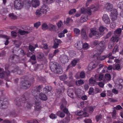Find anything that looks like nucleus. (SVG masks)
Returning <instances> with one entry per match:
<instances>
[{"label": "nucleus", "mask_w": 123, "mask_h": 123, "mask_svg": "<svg viewBox=\"0 0 123 123\" xmlns=\"http://www.w3.org/2000/svg\"><path fill=\"white\" fill-rule=\"evenodd\" d=\"M56 114L58 116L62 118L64 117L65 115V113L63 112H61L60 111L57 112Z\"/></svg>", "instance_id": "b1692460"}, {"label": "nucleus", "mask_w": 123, "mask_h": 123, "mask_svg": "<svg viewBox=\"0 0 123 123\" xmlns=\"http://www.w3.org/2000/svg\"><path fill=\"white\" fill-rule=\"evenodd\" d=\"M75 114L77 116H81L82 117H87L88 116V114L87 112H84L82 111L76 112Z\"/></svg>", "instance_id": "1a4fd4ad"}, {"label": "nucleus", "mask_w": 123, "mask_h": 123, "mask_svg": "<svg viewBox=\"0 0 123 123\" xmlns=\"http://www.w3.org/2000/svg\"><path fill=\"white\" fill-rule=\"evenodd\" d=\"M115 69L116 70L119 71L121 70V68L120 65L119 64H116L115 66Z\"/></svg>", "instance_id": "49530a36"}, {"label": "nucleus", "mask_w": 123, "mask_h": 123, "mask_svg": "<svg viewBox=\"0 0 123 123\" xmlns=\"http://www.w3.org/2000/svg\"><path fill=\"white\" fill-rule=\"evenodd\" d=\"M74 32L75 34L79 35L80 34V30L77 28H75L74 29Z\"/></svg>", "instance_id": "c9c22d12"}, {"label": "nucleus", "mask_w": 123, "mask_h": 123, "mask_svg": "<svg viewBox=\"0 0 123 123\" xmlns=\"http://www.w3.org/2000/svg\"><path fill=\"white\" fill-rule=\"evenodd\" d=\"M102 36V34L98 32L96 29L93 28L90 29L89 34L90 37L92 38L94 36H96L95 38L96 39H98L101 37Z\"/></svg>", "instance_id": "f03ea898"}, {"label": "nucleus", "mask_w": 123, "mask_h": 123, "mask_svg": "<svg viewBox=\"0 0 123 123\" xmlns=\"http://www.w3.org/2000/svg\"><path fill=\"white\" fill-rule=\"evenodd\" d=\"M39 61L43 62L46 60V59L44 57V55L43 53L40 52L39 53Z\"/></svg>", "instance_id": "412c9836"}, {"label": "nucleus", "mask_w": 123, "mask_h": 123, "mask_svg": "<svg viewBox=\"0 0 123 123\" xmlns=\"http://www.w3.org/2000/svg\"><path fill=\"white\" fill-rule=\"evenodd\" d=\"M76 11L75 9H71L69 11L68 13L70 15H72L74 13H75Z\"/></svg>", "instance_id": "864d4df0"}, {"label": "nucleus", "mask_w": 123, "mask_h": 123, "mask_svg": "<svg viewBox=\"0 0 123 123\" xmlns=\"http://www.w3.org/2000/svg\"><path fill=\"white\" fill-rule=\"evenodd\" d=\"M96 119L97 122H98L102 118V115H97L96 117Z\"/></svg>", "instance_id": "603ef678"}, {"label": "nucleus", "mask_w": 123, "mask_h": 123, "mask_svg": "<svg viewBox=\"0 0 123 123\" xmlns=\"http://www.w3.org/2000/svg\"><path fill=\"white\" fill-rule=\"evenodd\" d=\"M59 65L58 63L56 62H51L50 63L49 67L51 71L53 72L55 71V69Z\"/></svg>", "instance_id": "0eeeda50"}, {"label": "nucleus", "mask_w": 123, "mask_h": 123, "mask_svg": "<svg viewBox=\"0 0 123 123\" xmlns=\"http://www.w3.org/2000/svg\"><path fill=\"white\" fill-rule=\"evenodd\" d=\"M111 39L113 42H117L119 40V36L117 35L113 36L111 38Z\"/></svg>", "instance_id": "393cba45"}, {"label": "nucleus", "mask_w": 123, "mask_h": 123, "mask_svg": "<svg viewBox=\"0 0 123 123\" xmlns=\"http://www.w3.org/2000/svg\"><path fill=\"white\" fill-rule=\"evenodd\" d=\"M111 16L113 17H114L117 18V12L116 9H113V10L111 11Z\"/></svg>", "instance_id": "2eb2a0df"}, {"label": "nucleus", "mask_w": 123, "mask_h": 123, "mask_svg": "<svg viewBox=\"0 0 123 123\" xmlns=\"http://www.w3.org/2000/svg\"><path fill=\"white\" fill-rule=\"evenodd\" d=\"M91 9L93 10V11H96V8L95 6H94L93 7H88L86 8V14H87L88 15H91L92 14Z\"/></svg>", "instance_id": "f8f14e48"}, {"label": "nucleus", "mask_w": 123, "mask_h": 123, "mask_svg": "<svg viewBox=\"0 0 123 123\" xmlns=\"http://www.w3.org/2000/svg\"><path fill=\"white\" fill-rule=\"evenodd\" d=\"M102 19L103 21L106 24H109L110 23V20L108 15L104 14Z\"/></svg>", "instance_id": "9d476101"}, {"label": "nucleus", "mask_w": 123, "mask_h": 123, "mask_svg": "<svg viewBox=\"0 0 123 123\" xmlns=\"http://www.w3.org/2000/svg\"><path fill=\"white\" fill-rule=\"evenodd\" d=\"M53 72L56 74H61L63 72L62 70L59 66V65L57 66L56 68L55 71H54Z\"/></svg>", "instance_id": "6ab92c4d"}, {"label": "nucleus", "mask_w": 123, "mask_h": 123, "mask_svg": "<svg viewBox=\"0 0 123 123\" xmlns=\"http://www.w3.org/2000/svg\"><path fill=\"white\" fill-rule=\"evenodd\" d=\"M18 33L21 35H24L25 34H28V32L24 30H19L18 31Z\"/></svg>", "instance_id": "f704fd0d"}, {"label": "nucleus", "mask_w": 123, "mask_h": 123, "mask_svg": "<svg viewBox=\"0 0 123 123\" xmlns=\"http://www.w3.org/2000/svg\"><path fill=\"white\" fill-rule=\"evenodd\" d=\"M59 45V44H58V43H57L54 42V43L53 46V48L55 49H56L58 48Z\"/></svg>", "instance_id": "052dcab7"}, {"label": "nucleus", "mask_w": 123, "mask_h": 123, "mask_svg": "<svg viewBox=\"0 0 123 123\" xmlns=\"http://www.w3.org/2000/svg\"><path fill=\"white\" fill-rule=\"evenodd\" d=\"M23 6L22 2L20 0H15L14 1V6L15 8L17 9L21 8Z\"/></svg>", "instance_id": "7ed1b4c3"}, {"label": "nucleus", "mask_w": 123, "mask_h": 123, "mask_svg": "<svg viewBox=\"0 0 123 123\" xmlns=\"http://www.w3.org/2000/svg\"><path fill=\"white\" fill-rule=\"evenodd\" d=\"M65 36V35L62 33V32L58 34V36L60 38H61L62 37H64Z\"/></svg>", "instance_id": "338daca9"}, {"label": "nucleus", "mask_w": 123, "mask_h": 123, "mask_svg": "<svg viewBox=\"0 0 123 123\" xmlns=\"http://www.w3.org/2000/svg\"><path fill=\"white\" fill-rule=\"evenodd\" d=\"M73 90V89H69L68 90L67 93L68 95L71 98H74Z\"/></svg>", "instance_id": "aec40b11"}, {"label": "nucleus", "mask_w": 123, "mask_h": 123, "mask_svg": "<svg viewBox=\"0 0 123 123\" xmlns=\"http://www.w3.org/2000/svg\"><path fill=\"white\" fill-rule=\"evenodd\" d=\"M67 103V102L65 100L62 102L60 107L61 110H63L64 107H66V105Z\"/></svg>", "instance_id": "a878e982"}, {"label": "nucleus", "mask_w": 123, "mask_h": 123, "mask_svg": "<svg viewBox=\"0 0 123 123\" xmlns=\"http://www.w3.org/2000/svg\"><path fill=\"white\" fill-rule=\"evenodd\" d=\"M89 48V45L87 43H85L84 44H83L82 49L83 48L84 49H86Z\"/></svg>", "instance_id": "4c0bfd02"}, {"label": "nucleus", "mask_w": 123, "mask_h": 123, "mask_svg": "<svg viewBox=\"0 0 123 123\" xmlns=\"http://www.w3.org/2000/svg\"><path fill=\"white\" fill-rule=\"evenodd\" d=\"M80 77L81 78H84L85 76V73L83 71L80 72Z\"/></svg>", "instance_id": "4d7b16f0"}, {"label": "nucleus", "mask_w": 123, "mask_h": 123, "mask_svg": "<svg viewBox=\"0 0 123 123\" xmlns=\"http://www.w3.org/2000/svg\"><path fill=\"white\" fill-rule=\"evenodd\" d=\"M52 90L51 87L50 86L48 85L45 86L43 88V92L45 93H47L50 92Z\"/></svg>", "instance_id": "4468645a"}, {"label": "nucleus", "mask_w": 123, "mask_h": 123, "mask_svg": "<svg viewBox=\"0 0 123 123\" xmlns=\"http://www.w3.org/2000/svg\"><path fill=\"white\" fill-rule=\"evenodd\" d=\"M8 104L9 103L7 101L2 103L0 102V108L2 109H6L7 108Z\"/></svg>", "instance_id": "ddd939ff"}, {"label": "nucleus", "mask_w": 123, "mask_h": 123, "mask_svg": "<svg viewBox=\"0 0 123 123\" xmlns=\"http://www.w3.org/2000/svg\"><path fill=\"white\" fill-rule=\"evenodd\" d=\"M86 8L85 7H83L82 8L80 9V11L81 13H83V14H86Z\"/></svg>", "instance_id": "de8ad7c7"}, {"label": "nucleus", "mask_w": 123, "mask_h": 123, "mask_svg": "<svg viewBox=\"0 0 123 123\" xmlns=\"http://www.w3.org/2000/svg\"><path fill=\"white\" fill-rule=\"evenodd\" d=\"M42 29L43 30H46L48 28V26L46 24L44 23L43 24L42 26Z\"/></svg>", "instance_id": "58836bf2"}, {"label": "nucleus", "mask_w": 123, "mask_h": 123, "mask_svg": "<svg viewBox=\"0 0 123 123\" xmlns=\"http://www.w3.org/2000/svg\"><path fill=\"white\" fill-rule=\"evenodd\" d=\"M105 7L106 10L107 11H110L112 10L113 6L110 3H107L105 5Z\"/></svg>", "instance_id": "f3484780"}, {"label": "nucleus", "mask_w": 123, "mask_h": 123, "mask_svg": "<svg viewBox=\"0 0 123 123\" xmlns=\"http://www.w3.org/2000/svg\"><path fill=\"white\" fill-rule=\"evenodd\" d=\"M55 42L56 43H58V44H60L62 43V41L60 39H56L55 40Z\"/></svg>", "instance_id": "69168bd1"}, {"label": "nucleus", "mask_w": 123, "mask_h": 123, "mask_svg": "<svg viewBox=\"0 0 123 123\" xmlns=\"http://www.w3.org/2000/svg\"><path fill=\"white\" fill-rule=\"evenodd\" d=\"M89 65L91 67L90 68H91V69H93L96 68L97 66V64H95L93 62H91L90 63Z\"/></svg>", "instance_id": "473e14b6"}, {"label": "nucleus", "mask_w": 123, "mask_h": 123, "mask_svg": "<svg viewBox=\"0 0 123 123\" xmlns=\"http://www.w3.org/2000/svg\"><path fill=\"white\" fill-rule=\"evenodd\" d=\"M113 32L112 31H109L105 37V38L106 39L110 37L112 34Z\"/></svg>", "instance_id": "5fc2aeb1"}, {"label": "nucleus", "mask_w": 123, "mask_h": 123, "mask_svg": "<svg viewBox=\"0 0 123 123\" xmlns=\"http://www.w3.org/2000/svg\"><path fill=\"white\" fill-rule=\"evenodd\" d=\"M84 83V82L83 80H78L77 81H76L75 84L76 85H78V84L79 85H82Z\"/></svg>", "instance_id": "a19ab883"}, {"label": "nucleus", "mask_w": 123, "mask_h": 123, "mask_svg": "<svg viewBox=\"0 0 123 123\" xmlns=\"http://www.w3.org/2000/svg\"><path fill=\"white\" fill-rule=\"evenodd\" d=\"M89 82L90 84L92 85V86H94L96 83V80L94 79L91 77L89 79Z\"/></svg>", "instance_id": "bb28decb"}, {"label": "nucleus", "mask_w": 123, "mask_h": 123, "mask_svg": "<svg viewBox=\"0 0 123 123\" xmlns=\"http://www.w3.org/2000/svg\"><path fill=\"white\" fill-rule=\"evenodd\" d=\"M88 19V17L87 15H82L80 19V21L81 23H83L86 21Z\"/></svg>", "instance_id": "5701e85b"}, {"label": "nucleus", "mask_w": 123, "mask_h": 123, "mask_svg": "<svg viewBox=\"0 0 123 123\" xmlns=\"http://www.w3.org/2000/svg\"><path fill=\"white\" fill-rule=\"evenodd\" d=\"M10 74V72L8 70L4 71V69L0 68V78H3L6 76H8Z\"/></svg>", "instance_id": "20e7f679"}, {"label": "nucleus", "mask_w": 123, "mask_h": 123, "mask_svg": "<svg viewBox=\"0 0 123 123\" xmlns=\"http://www.w3.org/2000/svg\"><path fill=\"white\" fill-rule=\"evenodd\" d=\"M122 29L121 28H119L117 29L115 31L114 33L115 34H121V33Z\"/></svg>", "instance_id": "37998d69"}, {"label": "nucleus", "mask_w": 123, "mask_h": 123, "mask_svg": "<svg viewBox=\"0 0 123 123\" xmlns=\"http://www.w3.org/2000/svg\"><path fill=\"white\" fill-rule=\"evenodd\" d=\"M26 99L24 97H22V100L20 102H19V101H18L17 102V103L16 104V105L18 106H19L20 105H21V103H25V101H26Z\"/></svg>", "instance_id": "c756f323"}, {"label": "nucleus", "mask_w": 123, "mask_h": 123, "mask_svg": "<svg viewBox=\"0 0 123 123\" xmlns=\"http://www.w3.org/2000/svg\"><path fill=\"white\" fill-rule=\"evenodd\" d=\"M75 47L78 50H81L82 49L83 43L81 42H77L74 45Z\"/></svg>", "instance_id": "9b49d317"}, {"label": "nucleus", "mask_w": 123, "mask_h": 123, "mask_svg": "<svg viewBox=\"0 0 123 123\" xmlns=\"http://www.w3.org/2000/svg\"><path fill=\"white\" fill-rule=\"evenodd\" d=\"M48 28L50 31H54L55 30V25L51 24H49Z\"/></svg>", "instance_id": "7c9ffc66"}, {"label": "nucleus", "mask_w": 123, "mask_h": 123, "mask_svg": "<svg viewBox=\"0 0 123 123\" xmlns=\"http://www.w3.org/2000/svg\"><path fill=\"white\" fill-rule=\"evenodd\" d=\"M112 117L114 118H115V117H116V111L115 110H114L112 112Z\"/></svg>", "instance_id": "0e129e2a"}, {"label": "nucleus", "mask_w": 123, "mask_h": 123, "mask_svg": "<svg viewBox=\"0 0 123 123\" xmlns=\"http://www.w3.org/2000/svg\"><path fill=\"white\" fill-rule=\"evenodd\" d=\"M70 120V117H65L64 119L61 121V122L63 123H67Z\"/></svg>", "instance_id": "c85d7f7f"}, {"label": "nucleus", "mask_w": 123, "mask_h": 123, "mask_svg": "<svg viewBox=\"0 0 123 123\" xmlns=\"http://www.w3.org/2000/svg\"><path fill=\"white\" fill-rule=\"evenodd\" d=\"M49 117L52 119H55L57 118V115L52 113L49 116Z\"/></svg>", "instance_id": "72a5a7b5"}, {"label": "nucleus", "mask_w": 123, "mask_h": 123, "mask_svg": "<svg viewBox=\"0 0 123 123\" xmlns=\"http://www.w3.org/2000/svg\"><path fill=\"white\" fill-rule=\"evenodd\" d=\"M38 87H35L32 91L33 95L34 96V99L35 102V111H38Z\"/></svg>", "instance_id": "f257e3e1"}, {"label": "nucleus", "mask_w": 123, "mask_h": 123, "mask_svg": "<svg viewBox=\"0 0 123 123\" xmlns=\"http://www.w3.org/2000/svg\"><path fill=\"white\" fill-rule=\"evenodd\" d=\"M107 69V67L103 65L102 64H100L99 65V68L97 70V71L99 73H104L106 72V70Z\"/></svg>", "instance_id": "6e6552de"}, {"label": "nucleus", "mask_w": 123, "mask_h": 123, "mask_svg": "<svg viewBox=\"0 0 123 123\" xmlns=\"http://www.w3.org/2000/svg\"><path fill=\"white\" fill-rule=\"evenodd\" d=\"M111 76L110 74H106L104 78L107 80H110L111 79Z\"/></svg>", "instance_id": "ea45409f"}, {"label": "nucleus", "mask_w": 123, "mask_h": 123, "mask_svg": "<svg viewBox=\"0 0 123 123\" xmlns=\"http://www.w3.org/2000/svg\"><path fill=\"white\" fill-rule=\"evenodd\" d=\"M39 97L41 100L44 101H46L48 99L46 95L42 93H41L39 95Z\"/></svg>", "instance_id": "a211bd4d"}, {"label": "nucleus", "mask_w": 123, "mask_h": 123, "mask_svg": "<svg viewBox=\"0 0 123 123\" xmlns=\"http://www.w3.org/2000/svg\"><path fill=\"white\" fill-rule=\"evenodd\" d=\"M49 10V8L46 5H44L41 8L39 11V16L42 13L45 14Z\"/></svg>", "instance_id": "39448f33"}, {"label": "nucleus", "mask_w": 123, "mask_h": 123, "mask_svg": "<svg viewBox=\"0 0 123 123\" xmlns=\"http://www.w3.org/2000/svg\"><path fill=\"white\" fill-rule=\"evenodd\" d=\"M11 34L12 36L14 37H15L17 36V33L15 31H11Z\"/></svg>", "instance_id": "680f3d73"}, {"label": "nucleus", "mask_w": 123, "mask_h": 123, "mask_svg": "<svg viewBox=\"0 0 123 123\" xmlns=\"http://www.w3.org/2000/svg\"><path fill=\"white\" fill-rule=\"evenodd\" d=\"M32 6L36 8L38 5V0H32L31 2Z\"/></svg>", "instance_id": "4be33fe9"}, {"label": "nucleus", "mask_w": 123, "mask_h": 123, "mask_svg": "<svg viewBox=\"0 0 123 123\" xmlns=\"http://www.w3.org/2000/svg\"><path fill=\"white\" fill-rule=\"evenodd\" d=\"M77 62L78 61L76 60H74L72 61L71 63L73 66H75Z\"/></svg>", "instance_id": "6e6d98bb"}, {"label": "nucleus", "mask_w": 123, "mask_h": 123, "mask_svg": "<svg viewBox=\"0 0 123 123\" xmlns=\"http://www.w3.org/2000/svg\"><path fill=\"white\" fill-rule=\"evenodd\" d=\"M89 112L90 113H92L94 111V108L92 106H89L88 108Z\"/></svg>", "instance_id": "8fccbe9b"}, {"label": "nucleus", "mask_w": 123, "mask_h": 123, "mask_svg": "<svg viewBox=\"0 0 123 123\" xmlns=\"http://www.w3.org/2000/svg\"><path fill=\"white\" fill-rule=\"evenodd\" d=\"M105 56H99L97 57V59L98 60L102 61L104 60L106 58Z\"/></svg>", "instance_id": "79ce46f5"}, {"label": "nucleus", "mask_w": 123, "mask_h": 123, "mask_svg": "<svg viewBox=\"0 0 123 123\" xmlns=\"http://www.w3.org/2000/svg\"><path fill=\"white\" fill-rule=\"evenodd\" d=\"M9 16L11 18L13 19H15L17 18V17L13 13H10L9 15Z\"/></svg>", "instance_id": "3c124183"}, {"label": "nucleus", "mask_w": 123, "mask_h": 123, "mask_svg": "<svg viewBox=\"0 0 123 123\" xmlns=\"http://www.w3.org/2000/svg\"><path fill=\"white\" fill-rule=\"evenodd\" d=\"M119 45L118 44H116L114 47V48L112 51L113 54H115L117 52L119 51Z\"/></svg>", "instance_id": "cd10ccee"}, {"label": "nucleus", "mask_w": 123, "mask_h": 123, "mask_svg": "<svg viewBox=\"0 0 123 123\" xmlns=\"http://www.w3.org/2000/svg\"><path fill=\"white\" fill-rule=\"evenodd\" d=\"M94 89L92 87H91L89 90V94L90 95H92V93L94 92Z\"/></svg>", "instance_id": "09e8293b"}, {"label": "nucleus", "mask_w": 123, "mask_h": 123, "mask_svg": "<svg viewBox=\"0 0 123 123\" xmlns=\"http://www.w3.org/2000/svg\"><path fill=\"white\" fill-rule=\"evenodd\" d=\"M103 52V50L102 49H99L98 52L96 53V55H99L101 54Z\"/></svg>", "instance_id": "e2e57ef3"}, {"label": "nucleus", "mask_w": 123, "mask_h": 123, "mask_svg": "<svg viewBox=\"0 0 123 123\" xmlns=\"http://www.w3.org/2000/svg\"><path fill=\"white\" fill-rule=\"evenodd\" d=\"M104 78V75L103 74H100L98 76V80L99 81H101Z\"/></svg>", "instance_id": "bf43d9fd"}, {"label": "nucleus", "mask_w": 123, "mask_h": 123, "mask_svg": "<svg viewBox=\"0 0 123 123\" xmlns=\"http://www.w3.org/2000/svg\"><path fill=\"white\" fill-rule=\"evenodd\" d=\"M61 62L65 64L66 63H67L68 61V59L67 57H65L63 58V59L61 60Z\"/></svg>", "instance_id": "c03bdc74"}, {"label": "nucleus", "mask_w": 123, "mask_h": 123, "mask_svg": "<svg viewBox=\"0 0 123 123\" xmlns=\"http://www.w3.org/2000/svg\"><path fill=\"white\" fill-rule=\"evenodd\" d=\"M62 25L63 23L61 21H59L57 23V25L59 28Z\"/></svg>", "instance_id": "13d9d810"}, {"label": "nucleus", "mask_w": 123, "mask_h": 123, "mask_svg": "<svg viewBox=\"0 0 123 123\" xmlns=\"http://www.w3.org/2000/svg\"><path fill=\"white\" fill-rule=\"evenodd\" d=\"M81 35L82 37L85 40H87L88 38V37L86 34L85 30L82 29L81 32Z\"/></svg>", "instance_id": "dca6fc26"}, {"label": "nucleus", "mask_w": 123, "mask_h": 123, "mask_svg": "<svg viewBox=\"0 0 123 123\" xmlns=\"http://www.w3.org/2000/svg\"><path fill=\"white\" fill-rule=\"evenodd\" d=\"M54 0H43L44 4H49L54 2Z\"/></svg>", "instance_id": "2f4dec72"}, {"label": "nucleus", "mask_w": 123, "mask_h": 123, "mask_svg": "<svg viewBox=\"0 0 123 123\" xmlns=\"http://www.w3.org/2000/svg\"><path fill=\"white\" fill-rule=\"evenodd\" d=\"M22 88L24 89H26L30 86L31 84L28 81L25 80L21 82Z\"/></svg>", "instance_id": "423d86ee"}, {"label": "nucleus", "mask_w": 123, "mask_h": 123, "mask_svg": "<svg viewBox=\"0 0 123 123\" xmlns=\"http://www.w3.org/2000/svg\"><path fill=\"white\" fill-rule=\"evenodd\" d=\"M3 37L6 39V40L5 43V44L6 45H7L8 44L9 41L8 40L9 39L10 37H9L5 35L3 36Z\"/></svg>", "instance_id": "a18cd8bd"}, {"label": "nucleus", "mask_w": 123, "mask_h": 123, "mask_svg": "<svg viewBox=\"0 0 123 123\" xmlns=\"http://www.w3.org/2000/svg\"><path fill=\"white\" fill-rule=\"evenodd\" d=\"M112 92L115 94H117L118 92V90H116L115 88H113L112 89Z\"/></svg>", "instance_id": "774afa93"}, {"label": "nucleus", "mask_w": 123, "mask_h": 123, "mask_svg": "<svg viewBox=\"0 0 123 123\" xmlns=\"http://www.w3.org/2000/svg\"><path fill=\"white\" fill-rule=\"evenodd\" d=\"M67 78V75L65 74L62 75L59 77V79L61 80H64L66 79Z\"/></svg>", "instance_id": "e433bc0d"}]
</instances>
